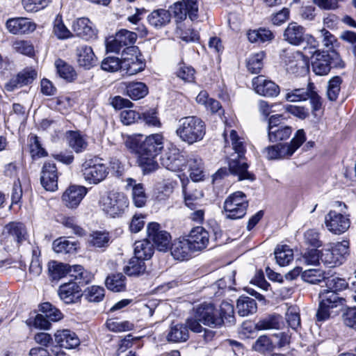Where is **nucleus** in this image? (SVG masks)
<instances>
[{"label":"nucleus","instance_id":"nucleus-1","mask_svg":"<svg viewBox=\"0 0 356 356\" xmlns=\"http://www.w3.org/2000/svg\"><path fill=\"white\" fill-rule=\"evenodd\" d=\"M163 148V136L160 134H151L144 139L137 162L145 173L154 172L158 168L156 157Z\"/></svg>","mask_w":356,"mask_h":356},{"label":"nucleus","instance_id":"nucleus-2","mask_svg":"<svg viewBox=\"0 0 356 356\" xmlns=\"http://www.w3.org/2000/svg\"><path fill=\"white\" fill-rule=\"evenodd\" d=\"M230 140L234 153L230 156L229 160V170L233 175L238 177V180L255 179L254 175L248 170V165L244 157L246 152L244 143L242 138H239L236 131L232 130L230 132Z\"/></svg>","mask_w":356,"mask_h":356},{"label":"nucleus","instance_id":"nucleus-3","mask_svg":"<svg viewBox=\"0 0 356 356\" xmlns=\"http://www.w3.org/2000/svg\"><path fill=\"white\" fill-rule=\"evenodd\" d=\"M175 134L181 141L192 145L203 139L206 134V125L197 116L183 117L178 120Z\"/></svg>","mask_w":356,"mask_h":356},{"label":"nucleus","instance_id":"nucleus-4","mask_svg":"<svg viewBox=\"0 0 356 356\" xmlns=\"http://www.w3.org/2000/svg\"><path fill=\"white\" fill-rule=\"evenodd\" d=\"M349 241L330 243L321 250V262L330 268L342 264L349 254Z\"/></svg>","mask_w":356,"mask_h":356},{"label":"nucleus","instance_id":"nucleus-5","mask_svg":"<svg viewBox=\"0 0 356 356\" xmlns=\"http://www.w3.org/2000/svg\"><path fill=\"white\" fill-rule=\"evenodd\" d=\"M81 172L88 184L97 185L106 179L109 168L102 158L95 156L85 161L81 165Z\"/></svg>","mask_w":356,"mask_h":356},{"label":"nucleus","instance_id":"nucleus-6","mask_svg":"<svg viewBox=\"0 0 356 356\" xmlns=\"http://www.w3.org/2000/svg\"><path fill=\"white\" fill-rule=\"evenodd\" d=\"M305 140L303 129L297 131L290 144H277L265 148L264 152L268 160L283 159L290 157Z\"/></svg>","mask_w":356,"mask_h":356},{"label":"nucleus","instance_id":"nucleus-7","mask_svg":"<svg viewBox=\"0 0 356 356\" xmlns=\"http://www.w3.org/2000/svg\"><path fill=\"white\" fill-rule=\"evenodd\" d=\"M284 40L288 43L299 46L306 42L309 47V53L314 55L316 51L318 42L311 35L306 33L305 29L296 22H291L288 24L283 33Z\"/></svg>","mask_w":356,"mask_h":356},{"label":"nucleus","instance_id":"nucleus-8","mask_svg":"<svg viewBox=\"0 0 356 356\" xmlns=\"http://www.w3.org/2000/svg\"><path fill=\"white\" fill-rule=\"evenodd\" d=\"M99 205L107 215L112 218L121 216L129 206L127 196L120 192L110 191L101 197Z\"/></svg>","mask_w":356,"mask_h":356},{"label":"nucleus","instance_id":"nucleus-9","mask_svg":"<svg viewBox=\"0 0 356 356\" xmlns=\"http://www.w3.org/2000/svg\"><path fill=\"white\" fill-rule=\"evenodd\" d=\"M318 298L319 306L316 315L318 321L328 319L332 309L344 305L346 302L344 298L339 297L337 293L325 289L320 291Z\"/></svg>","mask_w":356,"mask_h":356},{"label":"nucleus","instance_id":"nucleus-10","mask_svg":"<svg viewBox=\"0 0 356 356\" xmlns=\"http://www.w3.org/2000/svg\"><path fill=\"white\" fill-rule=\"evenodd\" d=\"M170 9L176 22H182L187 16L194 21L198 18L199 0H181L170 6Z\"/></svg>","mask_w":356,"mask_h":356},{"label":"nucleus","instance_id":"nucleus-11","mask_svg":"<svg viewBox=\"0 0 356 356\" xmlns=\"http://www.w3.org/2000/svg\"><path fill=\"white\" fill-rule=\"evenodd\" d=\"M147 239L152 241L159 251L166 252L169 249L171 236L167 231L163 229L157 222H150L147 227Z\"/></svg>","mask_w":356,"mask_h":356},{"label":"nucleus","instance_id":"nucleus-12","mask_svg":"<svg viewBox=\"0 0 356 356\" xmlns=\"http://www.w3.org/2000/svg\"><path fill=\"white\" fill-rule=\"evenodd\" d=\"M195 318L203 325L211 327H219L223 324L222 317L219 315L213 305L202 304L195 309Z\"/></svg>","mask_w":356,"mask_h":356},{"label":"nucleus","instance_id":"nucleus-13","mask_svg":"<svg viewBox=\"0 0 356 356\" xmlns=\"http://www.w3.org/2000/svg\"><path fill=\"white\" fill-rule=\"evenodd\" d=\"M161 165L166 169L178 172L186 168V159L181 154L180 150L174 145L168 148L167 151L161 159Z\"/></svg>","mask_w":356,"mask_h":356},{"label":"nucleus","instance_id":"nucleus-14","mask_svg":"<svg viewBox=\"0 0 356 356\" xmlns=\"http://www.w3.org/2000/svg\"><path fill=\"white\" fill-rule=\"evenodd\" d=\"M325 224L331 232L341 234L349 228L350 220L341 213L330 211L325 217Z\"/></svg>","mask_w":356,"mask_h":356},{"label":"nucleus","instance_id":"nucleus-15","mask_svg":"<svg viewBox=\"0 0 356 356\" xmlns=\"http://www.w3.org/2000/svg\"><path fill=\"white\" fill-rule=\"evenodd\" d=\"M252 87L259 95L266 97H275L280 89L277 84L271 80L267 79L264 76L259 75L252 79Z\"/></svg>","mask_w":356,"mask_h":356},{"label":"nucleus","instance_id":"nucleus-16","mask_svg":"<svg viewBox=\"0 0 356 356\" xmlns=\"http://www.w3.org/2000/svg\"><path fill=\"white\" fill-rule=\"evenodd\" d=\"M137 39V35L126 29H122L118 31L115 36V38L107 43L106 49L108 51L119 52L122 47L126 46H132ZM134 49L135 47H131Z\"/></svg>","mask_w":356,"mask_h":356},{"label":"nucleus","instance_id":"nucleus-17","mask_svg":"<svg viewBox=\"0 0 356 356\" xmlns=\"http://www.w3.org/2000/svg\"><path fill=\"white\" fill-rule=\"evenodd\" d=\"M72 29L74 35L85 40L97 38V31L88 18L80 17L72 22Z\"/></svg>","mask_w":356,"mask_h":356},{"label":"nucleus","instance_id":"nucleus-18","mask_svg":"<svg viewBox=\"0 0 356 356\" xmlns=\"http://www.w3.org/2000/svg\"><path fill=\"white\" fill-rule=\"evenodd\" d=\"M58 173L56 164L46 161L42 168L40 181L42 186L49 191H54L58 188Z\"/></svg>","mask_w":356,"mask_h":356},{"label":"nucleus","instance_id":"nucleus-19","mask_svg":"<svg viewBox=\"0 0 356 356\" xmlns=\"http://www.w3.org/2000/svg\"><path fill=\"white\" fill-rule=\"evenodd\" d=\"M170 251L174 259L179 261L188 260L195 252L186 236L175 239L171 245Z\"/></svg>","mask_w":356,"mask_h":356},{"label":"nucleus","instance_id":"nucleus-20","mask_svg":"<svg viewBox=\"0 0 356 356\" xmlns=\"http://www.w3.org/2000/svg\"><path fill=\"white\" fill-rule=\"evenodd\" d=\"M186 236L195 252L205 249L209 243V234L201 226L193 228Z\"/></svg>","mask_w":356,"mask_h":356},{"label":"nucleus","instance_id":"nucleus-21","mask_svg":"<svg viewBox=\"0 0 356 356\" xmlns=\"http://www.w3.org/2000/svg\"><path fill=\"white\" fill-rule=\"evenodd\" d=\"M87 193L83 186H70L63 193L62 200L65 205L70 209L76 208Z\"/></svg>","mask_w":356,"mask_h":356},{"label":"nucleus","instance_id":"nucleus-22","mask_svg":"<svg viewBox=\"0 0 356 356\" xmlns=\"http://www.w3.org/2000/svg\"><path fill=\"white\" fill-rule=\"evenodd\" d=\"M3 234L8 240L14 241L17 247L28 238L25 226L21 222H12L4 227Z\"/></svg>","mask_w":356,"mask_h":356},{"label":"nucleus","instance_id":"nucleus-23","mask_svg":"<svg viewBox=\"0 0 356 356\" xmlns=\"http://www.w3.org/2000/svg\"><path fill=\"white\" fill-rule=\"evenodd\" d=\"M81 290L75 282H69L60 286L58 295L60 298L66 304L78 302L81 297Z\"/></svg>","mask_w":356,"mask_h":356},{"label":"nucleus","instance_id":"nucleus-24","mask_svg":"<svg viewBox=\"0 0 356 356\" xmlns=\"http://www.w3.org/2000/svg\"><path fill=\"white\" fill-rule=\"evenodd\" d=\"M6 28L13 34H24L33 31L36 26L28 18L19 17L8 19Z\"/></svg>","mask_w":356,"mask_h":356},{"label":"nucleus","instance_id":"nucleus-25","mask_svg":"<svg viewBox=\"0 0 356 356\" xmlns=\"http://www.w3.org/2000/svg\"><path fill=\"white\" fill-rule=\"evenodd\" d=\"M54 337L56 342L62 348L72 349L80 344V340L76 333L69 330H58Z\"/></svg>","mask_w":356,"mask_h":356},{"label":"nucleus","instance_id":"nucleus-26","mask_svg":"<svg viewBox=\"0 0 356 356\" xmlns=\"http://www.w3.org/2000/svg\"><path fill=\"white\" fill-rule=\"evenodd\" d=\"M77 62L81 67L90 69L95 65L97 58L91 47L82 45L76 49Z\"/></svg>","mask_w":356,"mask_h":356},{"label":"nucleus","instance_id":"nucleus-27","mask_svg":"<svg viewBox=\"0 0 356 356\" xmlns=\"http://www.w3.org/2000/svg\"><path fill=\"white\" fill-rule=\"evenodd\" d=\"M171 10L159 8L153 10L147 17L148 23L156 29L167 26L171 21Z\"/></svg>","mask_w":356,"mask_h":356},{"label":"nucleus","instance_id":"nucleus-28","mask_svg":"<svg viewBox=\"0 0 356 356\" xmlns=\"http://www.w3.org/2000/svg\"><path fill=\"white\" fill-rule=\"evenodd\" d=\"M124 54H123L122 56ZM145 67V63L137 56H123L122 58V72L127 75L136 74Z\"/></svg>","mask_w":356,"mask_h":356},{"label":"nucleus","instance_id":"nucleus-29","mask_svg":"<svg viewBox=\"0 0 356 356\" xmlns=\"http://www.w3.org/2000/svg\"><path fill=\"white\" fill-rule=\"evenodd\" d=\"M315 60L312 62V70L316 75H327L331 70V57L329 54L323 52L316 54Z\"/></svg>","mask_w":356,"mask_h":356},{"label":"nucleus","instance_id":"nucleus-30","mask_svg":"<svg viewBox=\"0 0 356 356\" xmlns=\"http://www.w3.org/2000/svg\"><path fill=\"white\" fill-rule=\"evenodd\" d=\"M127 186L131 188L132 200L136 207H143L147 202V195L143 184H137L136 180L131 178L127 179Z\"/></svg>","mask_w":356,"mask_h":356},{"label":"nucleus","instance_id":"nucleus-31","mask_svg":"<svg viewBox=\"0 0 356 356\" xmlns=\"http://www.w3.org/2000/svg\"><path fill=\"white\" fill-rule=\"evenodd\" d=\"M188 168L191 178L193 181H198L204 177L203 163L202 159L197 155H191L186 163Z\"/></svg>","mask_w":356,"mask_h":356},{"label":"nucleus","instance_id":"nucleus-32","mask_svg":"<svg viewBox=\"0 0 356 356\" xmlns=\"http://www.w3.org/2000/svg\"><path fill=\"white\" fill-rule=\"evenodd\" d=\"M188 337V330L182 323H172L167 334L168 341L175 343L186 341Z\"/></svg>","mask_w":356,"mask_h":356},{"label":"nucleus","instance_id":"nucleus-33","mask_svg":"<svg viewBox=\"0 0 356 356\" xmlns=\"http://www.w3.org/2000/svg\"><path fill=\"white\" fill-rule=\"evenodd\" d=\"M236 309L239 316H247L257 312V305L253 298L241 296L237 300Z\"/></svg>","mask_w":356,"mask_h":356},{"label":"nucleus","instance_id":"nucleus-34","mask_svg":"<svg viewBox=\"0 0 356 356\" xmlns=\"http://www.w3.org/2000/svg\"><path fill=\"white\" fill-rule=\"evenodd\" d=\"M126 94L133 100L140 99L148 94V88L143 82H130L126 83Z\"/></svg>","mask_w":356,"mask_h":356},{"label":"nucleus","instance_id":"nucleus-35","mask_svg":"<svg viewBox=\"0 0 356 356\" xmlns=\"http://www.w3.org/2000/svg\"><path fill=\"white\" fill-rule=\"evenodd\" d=\"M154 249L153 244L148 239L136 241L134 243V257L148 260L152 257Z\"/></svg>","mask_w":356,"mask_h":356},{"label":"nucleus","instance_id":"nucleus-36","mask_svg":"<svg viewBox=\"0 0 356 356\" xmlns=\"http://www.w3.org/2000/svg\"><path fill=\"white\" fill-rule=\"evenodd\" d=\"M191 188L190 183L187 181L185 184L182 181V191L184 196V202L186 205L191 210L196 209L197 207H200L198 202L200 197L202 196L200 192L195 191L192 193L189 188Z\"/></svg>","mask_w":356,"mask_h":356},{"label":"nucleus","instance_id":"nucleus-37","mask_svg":"<svg viewBox=\"0 0 356 356\" xmlns=\"http://www.w3.org/2000/svg\"><path fill=\"white\" fill-rule=\"evenodd\" d=\"M55 67L59 76L67 81L72 82L76 78V72L74 67L65 61L58 59L55 61Z\"/></svg>","mask_w":356,"mask_h":356},{"label":"nucleus","instance_id":"nucleus-38","mask_svg":"<svg viewBox=\"0 0 356 356\" xmlns=\"http://www.w3.org/2000/svg\"><path fill=\"white\" fill-rule=\"evenodd\" d=\"M144 259L133 257L128 265L124 268V273L129 276H138L143 274L146 270Z\"/></svg>","mask_w":356,"mask_h":356},{"label":"nucleus","instance_id":"nucleus-39","mask_svg":"<svg viewBox=\"0 0 356 356\" xmlns=\"http://www.w3.org/2000/svg\"><path fill=\"white\" fill-rule=\"evenodd\" d=\"M275 38L273 33L269 29L260 28L250 30L248 33V38L250 42H271Z\"/></svg>","mask_w":356,"mask_h":356},{"label":"nucleus","instance_id":"nucleus-40","mask_svg":"<svg viewBox=\"0 0 356 356\" xmlns=\"http://www.w3.org/2000/svg\"><path fill=\"white\" fill-rule=\"evenodd\" d=\"M275 257L281 266L288 265L293 259V252L286 245H277L275 250Z\"/></svg>","mask_w":356,"mask_h":356},{"label":"nucleus","instance_id":"nucleus-41","mask_svg":"<svg viewBox=\"0 0 356 356\" xmlns=\"http://www.w3.org/2000/svg\"><path fill=\"white\" fill-rule=\"evenodd\" d=\"M308 99L312 106V113L315 117L318 112L322 109L323 99L316 90V87L313 83H308Z\"/></svg>","mask_w":356,"mask_h":356},{"label":"nucleus","instance_id":"nucleus-42","mask_svg":"<svg viewBox=\"0 0 356 356\" xmlns=\"http://www.w3.org/2000/svg\"><path fill=\"white\" fill-rule=\"evenodd\" d=\"M53 248L57 253H73L76 250L77 243L65 237H60L54 241Z\"/></svg>","mask_w":356,"mask_h":356},{"label":"nucleus","instance_id":"nucleus-43","mask_svg":"<svg viewBox=\"0 0 356 356\" xmlns=\"http://www.w3.org/2000/svg\"><path fill=\"white\" fill-rule=\"evenodd\" d=\"M292 133V128L288 125H282L277 128L274 127L269 130L268 136L270 142L276 143L288 139Z\"/></svg>","mask_w":356,"mask_h":356},{"label":"nucleus","instance_id":"nucleus-44","mask_svg":"<svg viewBox=\"0 0 356 356\" xmlns=\"http://www.w3.org/2000/svg\"><path fill=\"white\" fill-rule=\"evenodd\" d=\"M68 143L75 152L80 153L83 152L88 146V143L83 136L76 131H69Z\"/></svg>","mask_w":356,"mask_h":356},{"label":"nucleus","instance_id":"nucleus-45","mask_svg":"<svg viewBox=\"0 0 356 356\" xmlns=\"http://www.w3.org/2000/svg\"><path fill=\"white\" fill-rule=\"evenodd\" d=\"M342 82L343 80L339 76H334L328 81L326 95L330 101L334 102L337 99Z\"/></svg>","mask_w":356,"mask_h":356},{"label":"nucleus","instance_id":"nucleus-46","mask_svg":"<svg viewBox=\"0 0 356 356\" xmlns=\"http://www.w3.org/2000/svg\"><path fill=\"white\" fill-rule=\"evenodd\" d=\"M67 274L74 277L75 280L79 281L80 284H87L92 278V275L86 271L83 266L80 265H68Z\"/></svg>","mask_w":356,"mask_h":356},{"label":"nucleus","instance_id":"nucleus-47","mask_svg":"<svg viewBox=\"0 0 356 356\" xmlns=\"http://www.w3.org/2000/svg\"><path fill=\"white\" fill-rule=\"evenodd\" d=\"M264 51L251 55L247 60V68L252 74H258L263 67V60L265 58Z\"/></svg>","mask_w":356,"mask_h":356},{"label":"nucleus","instance_id":"nucleus-48","mask_svg":"<svg viewBox=\"0 0 356 356\" xmlns=\"http://www.w3.org/2000/svg\"><path fill=\"white\" fill-rule=\"evenodd\" d=\"M125 277L122 273H118L108 276L106 280V285L108 289L120 292L125 289Z\"/></svg>","mask_w":356,"mask_h":356},{"label":"nucleus","instance_id":"nucleus-49","mask_svg":"<svg viewBox=\"0 0 356 356\" xmlns=\"http://www.w3.org/2000/svg\"><path fill=\"white\" fill-rule=\"evenodd\" d=\"M110 241L109 234L105 232H95L92 233L88 238L90 245L95 248H106L108 245Z\"/></svg>","mask_w":356,"mask_h":356},{"label":"nucleus","instance_id":"nucleus-50","mask_svg":"<svg viewBox=\"0 0 356 356\" xmlns=\"http://www.w3.org/2000/svg\"><path fill=\"white\" fill-rule=\"evenodd\" d=\"M53 33L59 40H66L74 37L73 33L64 24L61 17L58 15L54 22Z\"/></svg>","mask_w":356,"mask_h":356},{"label":"nucleus","instance_id":"nucleus-51","mask_svg":"<svg viewBox=\"0 0 356 356\" xmlns=\"http://www.w3.org/2000/svg\"><path fill=\"white\" fill-rule=\"evenodd\" d=\"M88 302H99L102 301L104 297V289L98 286H92L88 287L81 293Z\"/></svg>","mask_w":356,"mask_h":356},{"label":"nucleus","instance_id":"nucleus-52","mask_svg":"<svg viewBox=\"0 0 356 356\" xmlns=\"http://www.w3.org/2000/svg\"><path fill=\"white\" fill-rule=\"evenodd\" d=\"M175 33L177 37L185 42H196L199 40V34L193 29H184L182 22H177Z\"/></svg>","mask_w":356,"mask_h":356},{"label":"nucleus","instance_id":"nucleus-53","mask_svg":"<svg viewBox=\"0 0 356 356\" xmlns=\"http://www.w3.org/2000/svg\"><path fill=\"white\" fill-rule=\"evenodd\" d=\"M68 272V264L53 261L49 264V273L53 280H59L65 277Z\"/></svg>","mask_w":356,"mask_h":356},{"label":"nucleus","instance_id":"nucleus-54","mask_svg":"<svg viewBox=\"0 0 356 356\" xmlns=\"http://www.w3.org/2000/svg\"><path fill=\"white\" fill-rule=\"evenodd\" d=\"M143 136L140 134L128 136L124 140V145L131 152L136 153L138 156L143 145Z\"/></svg>","mask_w":356,"mask_h":356},{"label":"nucleus","instance_id":"nucleus-55","mask_svg":"<svg viewBox=\"0 0 356 356\" xmlns=\"http://www.w3.org/2000/svg\"><path fill=\"white\" fill-rule=\"evenodd\" d=\"M106 326L110 331L115 332L129 331L134 328V325L130 322L127 321L121 322L114 318L107 320Z\"/></svg>","mask_w":356,"mask_h":356},{"label":"nucleus","instance_id":"nucleus-56","mask_svg":"<svg viewBox=\"0 0 356 356\" xmlns=\"http://www.w3.org/2000/svg\"><path fill=\"white\" fill-rule=\"evenodd\" d=\"M225 202H229L230 204H238L241 207L239 208V213L247 211L248 207V201L246 198V195L241 191H236L230 195H229Z\"/></svg>","mask_w":356,"mask_h":356},{"label":"nucleus","instance_id":"nucleus-57","mask_svg":"<svg viewBox=\"0 0 356 356\" xmlns=\"http://www.w3.org/2000/svg\"><path fill=\"white\" fill-rule=\"evenodd\" d=\"M325 284L326 285L325 289L334 291V293L346 289L348 286V283L345 279L334 276L326 278Z\"/></svg>","mask_w":356,"mask_h":356},{"label":"nucleus","instance_id":"nucleus-58","mask_svg":"<svg viewBox=\"0 0 356 356\" xmlns=\"http://www.w3.org/2000/svg\"><path fill=\"white\" fill-rule=\"evenodd\" d=\"M40 311L50 321H58L63 318L60 311L49 302L42 303L40 305Z\"/></svg>","mask_w":356,"mask_h":356},{"label":"nucleus","instance_id":"nucleus-59","mask_svg":"<svg viewBox=\"0 0 356 356\" xmlns=\"http://www.w3.org/2000/svg\"><path fill=\"white\" fill-rule=\"evenodd\" d=\"M286 319L291 329L297 331L300 327V317L298 309L296 307H291L287 309Z\"/></svg>","mask_w":356,"mask_h":356},{"label":"nucleus","instance_id":"nucleus-60","mask_svg":"<svg viewBox=\"0 0 356 356\" xmlns=\"http://www.w3.org/2000/svg\"><path fill=\"white\" fill-rule=\"evenodd\" d=\"M279 316H270L262 320H260L257 324L256 327L258 330H270V329H279L280 323Z\"/></svg>","mask_w":356,"mask_h":356},{"label":"nucleus","instance_id":"nucleus-61","mask_svg":"<svg viewBox=\"0 0 356 356\" xmlns=\"http://www.w3.org/2000/svg\"><path fill=\"white\" fill-rule=\"evenodd\" d=\"M51 0H22L24 8L27 12L35 13L46 8Z\"/></svg>","mask_w":356,"mask_h":356},{"label":"nucleus","instance_id":"nucleus-62","mask_svg":"<svg viewBox=\"0 0 356 356\" xmlns=\"http://www.w3.org/2000/svg\"><path fill=\"white\" fill-rule=\"evenodd\" d=\"M302 277L304 281L313 284L325 282V280L321 270L316 269L305 270L302 274Z\"/></svg>","mask_w":356,"mask_h":356},{"label":"nucleus","instance_id":"nucleus-63","mask_svg":"<svg viewBox=\"0 0 356 356\" xmlns=\"http://www.w3.org/2000/svg\"><path fill=\"white\" fill-rule=\"evenodd\" d=\"M101 67L106 72H114L119 70L122 72V60L113 56L107 57L102 60Z\"/></svg>","mask_w":356,"mask_h":356},{"label":"nucleus","instance_id":"nucleus-64","mask_svg":"<svg viewBox=\"0 0 356 356\" xmlns=\"http://www.w3.org/2000/svg\"><path fill=\"white\" fill-rule=\"evenodd\" d=\"M234 306L227 302H222L220 305L219 315L222 317L223 322L233 324L235 322Z\"/></svg>","mask_w":356,"mask_h":356}]
</instances>
